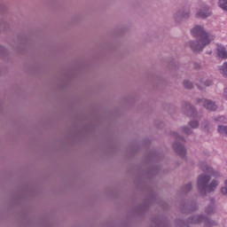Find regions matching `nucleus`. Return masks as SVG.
<instances>
[{"label": "nucleus", "mask_w": 227, "mask_h": 227, "mask_svg": "<svg viewBox=\"0 0 227 227\" xmlns=\"http://www.w3.org/2000/svg\"><path fill=\"white\" fill-rule=\"evenodd\" d=\"M199 104H203V106L208 111H215L217 109L215 103L207 99H200L199 100Z\"/></svg>", "instance_id": "5"}, {"label": "nucleus", "mask_w": 227, "mask_h": 227, "mask_svg": "<svg viewBox=\"0 0 227 227\" xmlns=\"http://www.w3.org/2000/svg\"><path fill=\"white\" fill-rule=\"evenodd\" d=\"M191 17V11L185 7H182L178 9L174 14H173V20L175 24H182L183 20H187Z\"/></svg>", "instance_id": "3"}, {"label": "nucleus", "mask_w": 227, "mask_h": 227, "mask_svg": "<svg viewBox=\"0 0 227 227\" xmlns=\"http://www.w3.org/2000/svg\"><path fill=\"white\" fill-rule=\"evenodd\" d=\"M174 150H176V153L180 155L181 157H184L185 155V146H184L181 144H174L173 145Z\"/></svg>", "instance_id": "6"}, {"label": "nucleus", "mask_w": 227, "mask_h": 227, "mask_svg": "<svg viewBox=\"0 0 227 227\" xmlns=\"http://www.w3.org/2000/svg\"><path fill=\"white\" fill-rule=\"evenodd\" d=\"M220 74H222L223 77H227V61L221 66Z\"/></svg>", "instance_id": "10"}, {"label": "nucleus", "mask_w": 227, "mask_h": 227, "mask_svg": "<svg viewBox=\"0 0 227 227\" xmlns=\"http://www.w3.org/2000/svg\"><path fill=\"white\" fill-rule=\"evenodd\" d=\"M217 56L222 59H227V51L224 46H218L217 47Z\"/></svg>", "instance_id": "7"}, {"label": "nucleus", "mask_w": 227, "mask_h": 227, "mask_svg": "<svg viewBox=\"0 0 227 227\" xmlns=\"http://www.w3.org/2000/svg\"><path fill=\"white\" fill-rule=\"evenodd\" d=\"M211 15L212 9H210V6L203 4L200 8L197 10L195 17H197V19H207V17H210Z\"/></svg>", "instance_id": "4"}, {"label": "nucleus", "mask_w": 227, "mask_h": 227, "mask_svg": "<svg viewBox=\"0 0 227 227\" xmlns=\"http://www.w3.org/2000/svg\"><path fill=\"white\" fill-rule=\"evenodd\" d=\"M191 111H192V113H193V114H194V113H195L194 108L191 107Z\"/></svg>", "instance_id": "18"}, {"label": "nucleus", "mask_w": 227, "mask_h": 227, "mask_svg": "<svg viewBox=\"0 0 227 227\" xmlns=\"http://www.w3.org/2000/svg\"><path fill=\"white\" fill-rule=\"evenodd\" d=\"M184 132L185 134H191V129H188L187 128H184Z\"/></svg>", "instance_id": "16"}, {"label": "nucleus", "mask_w": 227, "mask_h": 227, "mask_svg": "<svg viewBox=\"0 0 227 227\" xmlns=\"http://www.w3.org/2000/svg\"><path fill=\"white\" fill-rule=\"evenodd\" d=\"M217 5L223 12H227V0H218Z\"/></svg>", "instance_id": "9"}, {"label": "nucleus", "mask_w": 227, "mask_h": 227, "mask_svg": "<svg viewBox=\"0 0 227 227\" xmlns=\"http://www.w3.org/2000/svg\"><path fill=\"white\" fill-rule=\"evenodd\" d=\"M200 168H202V171L207 174L200 175L198 178V187L200 191H201V192H214L217 188V185H219V183L217 181H212L208 185V182H210L211 176H217V173L214 171L212 168L208 167L207 163H202Z\"/></svg>", "instance_id": "2"}, {"label": "nucleus", "mask_w": 227, "mask_h": 227, "mask_svg": "<svg viewBox=\"0 0 227 227\" xmlns=\"http://www.w3.org/2000/svg\"><path fill=\"white\" fill-rule=\"evenodd\" d=\"M192 189V184L190 183L186 185V191H191Z\"/></svg>", "instance_id": "14"}, {"label": "nucleus", "mask_w": 227, "mask_h": 227, "mask_svg": "<svg viewBox=\"0 0 227 227\" xmlns=\"http://www.w3.org/2000/svg\"><path fill=\"white\" fill-rule=\"evenodd\" d=\"M191 33L192 36L197 38L196 41H189L185 43L186 47H190L192 51L194 52H201L203 51L204 47H207L210 43V42H214V39L215 36L212 35L210 32H207L205 30V27L201 25H196L194 26Z\"/></svg>", "instance_id": "1"}, {"label": "nucleus", "mask_w": 227, "mask_h": 227, "mask_svg": "<svg viewBox=\"0 0 227 227\" xmlns=\"http://www.w3.org/2000/svg\"><path fill=\"white\" fill-rule=\"evenodd\" d=\"M199 220H193L192 223H201V217L198 216Z\"/></svg>", "instance_id": "15"}, {"label": "nucleus", "mask_w": 227, "mask_h": 227, "mask_svg": "<svg viewBox=\"0 0 227 227\" xmlns=\"http://www.w3.org/2000/svg\"><path fill=\"white\" fill-rule=\"evenodd\" d=\"M183 84L184 86H192V82L190 80H184Z\"/></svg>", "instance_id": "13"}, {"label": "nucleus", "mask_w": 227, "mask_h": 227, "mask_svg": "<svg viewBox=\"0 0 227 227\" xmlns=\"http://www.w3.org/2000/svg\"><path fill=\"white\" fill-rule=\"evenodd\" d=\"M189 125H190V127H192V129H198L199 123H198V121H194L189 122Z\"/></svg>", "instance_id": "11"}, {"label": "nucleus", "mask_w": 227, "mask_h": 227, "mask_svg": "<svg viewBox=\"0 0 227 227\" xmlns=\"http://www.w3.org/2000/svg\"><path fill=\"white\" fill-rule=\"evenodd\" d=\"M210 208H211V207H207V214H212L213 211L210 210Z\"/></svg>", "instance_id": "17"}, {"label": "nucleus", "mask_w": 227, "mask_h": 227, "mask_svg": "<svg viewBox=\"0 0 227 227\" xmlns=\"http://www.w3.org/2000/svg\"><path fill=\"white\" fill-rule=\"evenodd\" d=\"M199 84H203L204 86H212L213 82L208 80L207 77H200L198 79Z\"/></svg>", "instance_id": "8"}, {"label": "nucleus", "mask_w": 227, "mask_h": 227, "mask_svg": "<svg viewBox=\"0 0 227 227\" xmlns=\"http://www.w3.org/2000/svg\"><path fill=\"white\" fill-rule=\"evenodd\" d=\"M222 194L227 196V181H225V186L221 189Z\"/></svg>", "instance_id": "12"}]
</instances>
